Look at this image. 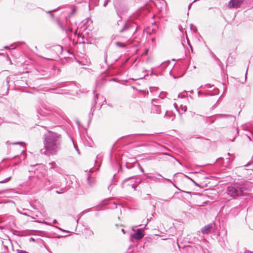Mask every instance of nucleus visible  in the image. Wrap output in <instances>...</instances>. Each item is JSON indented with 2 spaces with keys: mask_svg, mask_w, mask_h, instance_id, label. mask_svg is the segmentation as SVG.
<instances>
[{
  "mask_svg": "<svg viewBox=\"0 0 253 253\" xmlns=\"http://www.w3.org/2000/svg\"><path fill=\"white\" fill-rule=\"evenodd\" d=\"M179 108V109L178 110V112L180 115L185 113L187 110V107L183 105H181Z\"/></svg>",
  "mask_w": 253,
  "mask_h": 253,
  "instance_id": "6ab92c4d",
  "label": "nucleus"
},
{
  "mask_svg": "<svg viewBox=\"0 0 253 253\" xmlns=\"http://www.w3.org/2000/svg\"><path fill=\"white\" fill-rule=\"evenodd\" d=\"M25 42H14L13 43H12L10 44L11 46H12L14 44H15L16 46H20L23 44H25Z\"/></svg>",
  "mask_w": 253,
  "mask_h": 253,
  "instance_id": "cd10ccee",
  "label": "nucleus"
},
{
  "mask_svg": "<svg viewBox=\"0 0 253 253\" xmlns=\"http://www.w3.org/2000/svg\"><path fill=\"white\" fill-rule=\"evenodd\" d=\"M251 165V163L250 162H249L248 164H247L246 165H244V167L246 168V167H248L249 166H250Z\"/></svg>",
  "mask_w": 253,
  "mask_h": 253,
  "instance_id": "603ef678",
  "label": "nucleus"
},
{
  "mask_svg": "<svg viewBox=\"0 0 253 253\" xmlns=\"http://www.w3.org/2000/svg\"><path fill=\"white\" fill-rule=\"evenodd\" d=\"M74 148L75 149H76V150L77 151V152H78V153L79 154H80V150L77 146V145H75V144H74Z\"/></svg>",
  "mask_w": 253,
  "mask_h": 253,
  "instance_id": "e433bc0d",
  "label": "nucleus"
},
{
  "mask_svg": "<svg viewBox=\"0 0 253 253\" xmlns=\"http://www.w3.org/2000/svg\"><path fill=\"white\" fill-rule=\"evenodd\" d=\"M56 10H57V9H54V10H50V11H48V13H50V16H51L52 18H53V17H54V14L52 13V12H53V11H56Z\"/></svg>",
  "mask_w": 253,
  "mask_h": 253,
  "instance_id": "f704fd0d",
  "label": "nucleus"
},
{
  "mask_svg": "<svg viewBox=\"0 0 253 253\" xmlns=\"http://www.w3.org/2000/svg\"><path fill=\"white\" fill-rule=\"evenodd\" d=\"M214 92H213V93L211 92H208V93H204L202 91L200 90L198 92V94L199 95L200 94H204L206 96L207 95L212 96V95H217L219 93V90L218 88H215L214 89Z\"/></svg>",
  "mask_w": 253,
  "mask_h": 253,
  "instance_id": "ddd939ff",
  "label": "nucleus"
},
{
  "mask_svg": "<svg viewBox=\"0 0 253 253\" xmlns=\"http://www.w3.org/2000/svg\"><path fill=\"white\" fill-rule=\"evenodd\" d=\"M247 189L240 183H234L229 185L226 189V193L232 199H236L238 197L244 196Z\"/></svg>",
  "mask_w": 253,
  "mask_h": 253,
  "instance_id": "f03ea898",
  "label": "nucleus"
},
{
  "mask_svg": "<svg viewBox=\"0 0 253 253\" xmlns=\"http://www.w3.org/2000/svg\"><path fill=\"white\" fill-rule=\"evenodd\" d=\"M11 144L12 145H18V144H19L21 146H22L23 147V149L21 150L22 153L24 151V150L26 149L25 148V143H24L23 142H16L12 143Z\"/></svg>",
  "mask_w": 253,
  "mask_h": 253,
  "instance_id": "393cba45",
  "label": "nucleus"
},
{
  "mask_svg": "<svg viewBox=\"0 0 253 253\" xmlns=\"http://www.w3.org/2000/svg\"><path fill=\"white\" fill-rule=\"evenodd\" d=\"M227 159H228V162L230 163V158H227Z\"/></svg>",
  "mask_w": 253,
  "mask_h": 253,
  "instance_id": "338daca9",
  "label": "nucleus"
},
{
  "mask_svg": "<svg viewBox=\"0 0 253 253\" xmlns=\"http://www.w3.org/2000/svg\"><path fill=\"white\" fill-rule=\"evenodd\" d=\"M30 241H33V242H34L35 241V239L33 237H31L30 239Z\"/></svg>",
  "mask_w": 253,
  "mask_h": 253,
  "instance_id": "6e6d98bb",
  "label": "nucleus"
},
{
  "mask_svg": "<svg viewBox=\"0 0 253 253\" xmlns=\"http://www.w3.org/2000/svg\"><path fill=\"white\" fill-rule=\"evenodd\" d=\"M161 4H162V6L161 7V8H163L164 7H166L167 3L165 0H162L160 2Z\"/></svg>",
  "mask_w": 253,
  "mask_h": 253,
  "instance_id": "7c9ffc66",
  "label": "nucleus"
},
{
  "mask_svg": "<svg viewBox=\"0 0 253 253\" xmlns=\"http://www.w3.org/2000/svg\"><path fill=\"white\" fill-rule=\"evenodd\" d=\"M43 148L40 150L44 155H55L61 148V135L57 132L47 130L42 136Z\"/></svg>",
  "mask_w": 253,
  "mask_h": 253,
  "instance_id": "f257e3e1",
  "label": "nucleus"
},
{
  "mask_svg": "<svg viewBox=\"0 0 253 253\" xmlns=\"http://www.w3.org/2000/svg\"><path fill=\"white\" fill-rule=\"evenodd\" d=\"M244 0H230L228 2V7L230 8H238L244 2Z\"/></svg>",
  "mask_w": 253,
  "mask_h": 253,
  "instance_id": "9d476101",
  "label": "nucleus"
},
{
  "mask_svg": "<svg viewBox=\"0 0 253 253\" xmlns=\"http://www.w3.org/2000/svg\"><path fill=\"white\" fill-rule=\"evenodd\" d=\"M186 177H187V178H189V179H190V178H189L188 176H186ZM190 179H191V180H192V181H193V182H194V183L196 185H198V184H197L195 182V181H194L193 179H192L191 178H190Z\"/></svg>",
  "mask_w": 253,
  "mask_h": 253,
  "instance_id": "5fc2aeb1",
  "label": "nucleus"
},
{
  "mask_svg": "<svg viewBox=\"0 0 253 253\" xmlns=\"http://www.w3.org/2000/svg\"><path fill=\"white\" fill-rule=\"evenodd\" d=\"M11 178V175H9L3 180L0 181V183H4L8 182Z\"/></svg>",
  "mask_w": 253,
  "mask_h": 253,
  "instance_id": "c85d7f7f",
  "label": "nucleus"
},
{
  "mask_svg": "<svg viewBox=\"0 0 253 253\" xmlns=\"http://www.w3.org/2000/svg\"><path fill=\"white\" fill-rule=\"evenodd\" d=\"M210 53L212 58L214 59V60L217 62L218 65L220 66V64H221L222 63L220 59L215 55V54L213 52L211 51Z\"/></svg>",
  "mask_w": 253,
  "mask_h": 253,
  "instance_id": "412c9836",
  "label": "nucleus"
},
{
  "mask_svg": "<svg viewBox=\"0 0 253 253\" xmlns=\"http://www.w3.org/2000/svg\"><path fill=\"white\" fill-rule=\"evenodd\" d=\"M48 165L50 166V169H53L56 165V163L54 162L49 163Z\"/></svg>",
  "mask_w": 253,
  "mask_h": 253,
  "instance_id": "72a5a7b5",
  "label": "nucleus"
},
{
  "mask_svg": "<svg viewBox=\"0 0 253 253\" xmlns=\"http://www.w3.org/2000/svg\"><path fill=\"white\" fill-rule=\"evenodd\" d=\"M193 3H194V2H192V3H190V4H189V5H188V10L191 8V6H192V4H193Z\"/></svg>",
  "mask_w": 253,
  "mask_h": 253,
  "instance_id": "3c124183",
  "label": "nucleus"
},
{
  "mask_svg": "<svg viewBox=\"0 0 253 253\" xmlns=\"http://www.w3.org/2000/svg\"><path fill=\"white\" fill-rule=\"evenodd\" d=\"M213 85H211L210 84H205V86L207 88H211L212 87V86H213Z\"/></svg>",
  "mask_w": 253,
  "mask_h": 253,
  "instance_id": "ea45409f",
  "label": "nucleus"
},
{
  "mask_svg": "<svg viewBox=\"0 0 253 253\" xmlns=\"http://www.w3.org/2000/svg\"><path fill=\"white\" fill-rule=\"evenodd\" d=\"M58 228L59 229H60V230L62 231H64V232H67V233H69L70 232V231H68V230H65L62 229H61V228H60L59 227H58Z\"/></svg>",
  "mask_w": 253,
  "mask_h": 253,
  "instance_id": "de8ad7c7",
  "label": "nucleus"
},
{
  "mask_svg": "<svg viewBox=\"0 0 253 253\" xmlns=\"http://www.w3.org/2000/svg\"><path fill=\"white\" fill-rule=\"evenodd\" d=\"M153 74H154V73H153V71H152V72H151V73H150V75H153Z\"/></svg>",
  "mask_w": 253,
  "mask_h": 253,
  "instance_id": "774afa93",
  "label": "nucleus"
},
{
  "mask_svg": "<svg viewBox=\"0 0 253 253\" xmlns=\"http://www.w3.org/2000/svg\"><path fill=\"white\" fill-rule=\"evenodd\" d=\"M146 180V178H141L140 177H136L134 180H133V182L135 183V184L136 185L138 186L141 183L142 181Z\"/></svg>",
  "mask_w": 253,
  "mask_h": 253,
  "instance_id": "4be33fe9",
  "label": "nucleus"
},
{
  "mask_svg": "<svg viewBox=\"0 0 253 253\" xmlns=\"http://www.w3.org/2000/svg\"><path fill=\"white\" fill-rule=\"evenodd\" d=\"M215 119H226L228 118H234V117L231 115L228 114H216L214 115Z\"/></svg>",
  "mask_w": 253,
  "mask_h": 253,
  "instance_id": "2eb2a0df",
  "label": "nucleus"
},
{
  "mask_svg": "<svg viewBox=\"0 0 253 253\" xmlns=\"http://www.w3.org/2000/svg\"><path fill=\"white\" fill-rule=\"evenodd\" d=\"M122 231L125 234L126 232H125V230L124 229H122Z\"/></svg>",
  "mask_w": 253,
  "mask_h": 253,
  "instance_id": "69168bd1",
  "label": "nucleus"
},
{
  "mask_svg": "<svg viewBox=\"0 0 253 253\" xmlns=\"http://www.w3.org/2000/svg\"><path fill=\"white\" fill-rule=\"evenodd\" d=\"M69 235H65V236H57V238H62V237H66L67 236H68Z\"/></svg>",
  "mask_w": 253,
  "mask_h": 253,
  "instance_id": "8fccbe9b",
  "label": "nucleus"
},
{
  "mask_svg": "<svg viewBox=\"0 0 253 253\" xmlns=\"http://www.w3.org/2000/svg\"><path fill=\"white\" fill-rule=\"evenodd\" d=\"M95 164L96 165L94 168H91L89 169L90 172H93L95 170H97L99 169V167L101 166V164L99 163L97 160L95 161Z\"/></svg>",
  "mask_w": 253,
  "mask_h": 253,
  "instance_id": "aec40b11",
  "label": "nucleus"
},
{
  "mask_svg": "<svg viewBox=\"0 0 253 253\" xmlns=\"http://www.w3.org/2000/svg\"><path fill=\"white\" fill-rule=\"evenodd\" d=\"M151 112L153 113L160 114L161 113V107L159 105H154L151 110Z\"/></svg>",
  "mask_w": 253,
  "mask_h": 253,
  "instance_id": "dca6fc26",
  "label": "nucleus"
},
{
  "mask_svg": "<svg viewBox=\"0 0 253 253\" xmlns=\"http://www.w3.org/2000/svg\"><path fill=\"white\" fill-rule=\"evenodd\" d=\"M115 9L119 19L118 21H120L122 19V15L126 12L127 10V8L121 5L115 6Z\"/></svg>",
  "mask_w": 253,
  "mask_h": 253,
  "instance_id": "1a4fd4ad",
  "label": "nucleus"
},
{
  "mask_svg": "<svg viewBox=\"0 0 253 253\" xmlns=\"http://www.w3.org/2000/svg\"><path fill=\"white\" fill-rule=\"evenodd\" d=\"M171 116L170 113H169L168 111H167L165 113V116L170 117Z\"/></svg>",
  "mask_w": 253,
  "mask_h": 253,
  "instance_id": "09e8293b",
  "label": "nucleus"
},
{
  "mask_svg": "<svg viewBox=\"0 0 253 253\" xmlns=\"http://www.w3.org/2000/svg\"><path fill=\"white\" fill-rule=\"evenodd\" d=\"M140 27L138 25L137 22H133L131 20H127L124 24L123 28L120 30V33L127 32L130 35L134 34Z\"/></svg>",
  "mask_w": 253,
  "mask_h": 253,
  "instance_id": "20e7f679",
  "label": "nucleus"
},
{
  "mask_svg": "<svg viewBox=\"0 0 253 253\" xmlns=\"http://www.w3.org/2000/svg\"><path fill=\"white\" fill-rule=\"evenodd\" d=\"M66 116L61 109H56L51 111L48 121H51L55 124H57L63 120H65Z\"/></svg>",
  "mask_w": 253,
  "mask_h": 253,
  "instance_id": "39448f33",
  "label": "nucleus"
},
{
  "mask_svg": "<svg viewBox=\"0 0 253 253\" xmlns=\"http://www.w3.org/2000/svg\"><path fill=\"white\" fill-rule=\"evenodd\" d=\"M26 8L28 10L34 9L35 8V5L32 3H28L26 5Z\"/></svg>",
  "mask_w": 253,
  "mask_h": 253,
  "instance_id": "b1692460",
  "label": "nucleus"
},
{
  "mask_svg": "<svg viewBox=\"0 0 253 253\" xmlns=\"http://www.w3.org/2000/svg\"><path fill=\"white\" fill-rule=\"evenodd\" d=\"M248 69H247V71H246V75H245V80H246V78H247V72H248Z\"/></svg>",
  "mask_w": 253,
  "mask_h": 253,
  "instance_id": "e2e57ef3",
  "label": "nucleus"
},
{
  "mask_svg": "<svg viewBox=\"0 0 253 253\" xmlns=\"http://www.w3.org/2000/svg\"><path fill=\"white\" fill-rule=\"evenodd\" d=\"M174 106L175 108L176 109V111L178 112V110L179 109V108L178 105L176 103H174Z\"/></svg>",
  "mask_w": 253,
  "mask_h": 253,
  "instance_id": "a18cd8bd",
  "label": "nucleus"
},
{
  "mask_svg": "<svg viewBox=\"0 0 253 253\" xmlns=\"http://www.w3.org/2000/svg\"><path fill=\"white\" fill-rule=\"evenodd\" d=\"M98 99V95L97 94H96L94 97L93 101L92 102L91 107L90 108V112L88 114V122H90L92 119V118L93 116V112L95 111L96 108V105L97 104V101Z\"/></svg>",
  "mask_w": 253,
  "mask_h": 253,
  "instance_id": "0eeeda50",
  "label": "nucleus"
},
{
  "mask_svg": "<svg viewBox=\"0 0 253 253\" xmlns=\"http://www.w3.org/2000/svg\"><path fill=\"white\" fill-rule=\"evenodd\" d=\"M30 167H31L36 168L35 169V171H38L39 169H43V168H44V165H43L42 164H36L34 165H31Z\"/></svg>",
  "mask_w": 253,
  "mask_h": 253,
  "instance_id": "a211bd4d",
  "label": "nucleus"
},
{
  "mask_svg": "<svg viewBox=\"0 0 253 253\" xmlns=\"http://www.w3.org/2000/svg\"><path fill=\"white\" fill-rule=\"evenodd\" d=\"M152 219V217H150L149 218L147 219V224H148V222Z\"/></svg>",
  "mask_w": 253,
  "mask_h": 253,
  "instance_id": "bf43d9fd",
  "label": "nucleus"
},
{
  "mask_svg": "<svg viewBox=\"0 0 253 253\" xmlns=\"http://www.w3.org/2000/svg\"><path fill=\"white\" fill-rule=\"evenodd\" d=\"M104 62L106 64H107V54L105 52L104 56Z\"/></svg>",
  "mask_w": 253,
  "mask_h": 253,
  "instance_id": "c9c22d12",
  "label": "nucleus"
},
{
  "mask_svg": "<svg viewBox=\"0 0 253 253\" xmlns=\"http://www.w3.org/2000/svg\"><path fill=\"white\" fill-rule=\"evenodd\" d=\"M56 193L57 194H61V192H59V191H57H57H56Z\"/></svg>",
  "mask_w": 253,
  "mask_h": 253,
  "instance_id": "0e129e2a",
  "label": "nucleus"
},
{
  "mask_svg": "<svg viewBox=\"0 0 253 253\" xmlns=\"http://www.w3.org/2000/svg\"><path fill=\"white\" fill-rule=\"evenodd\" d=\"M53 223H54V224L57 223V221L56 219L53 220Z\"/></svg>",
  "mask_w": 253,
  "mask_h": 253,
  "instance_id": "052dcab7",
  "label": "nucleus"
},
{
  "mask_svg": "<svg viewBox=\"0 0 253 253\" xmlns=\"http://www.w3.org/2000/svg\"><path fill=\"white\" fill-rule=\"evenodd\" d=\"M53 50L56 52L58 55H59V54H61L63 52V47L58 44L55 45L53 46Z\"/></svg>",
  "mask_w": 253,
  "mask_h": 253,
  "instance_id": "4468645a",
  "label": "nucleus"
},
{
  "mask_svg": "<svg viewBox=\"0 0 253 253\" xmlns=\"http://www.w3.org/2000/svg\"><path fill=\"white\" fill-rule=\"evenodd\" d=\"M5 193V190H0V195L4 194Z\"/></svg>",
  "mask_w": 253,
  "mask_h": 253,
  "instance_id": "864d4df0",
  "label": "nucleus"
},
{
  "mask_svg": "<svg viewBox=\"0 0 253 253\" xmlns=\"http://www.w3.org/2000/svg\"><path fill=\"white\" fill-rule=\"evenodd\" d=\"M37 119L42 121L38 123V125L41 127H46V126L44 125H47V123H44V122H48L49 116L51 114V110H47L43 107L39 108L37 109Z\"/></svg>",
  "mask_w": 253,
  "mask_h": 253,
  "instance_id": "7ed1b4c3",
  "label": "nucleus"
},
{
  "mask_svg": "<svg viewBox=\"0 0 253 253\" xmlns=\"http://www.w3.org/2000/svg\"><path fill=\"white\" fill-rule=\"evenodd\" d=\"M3 48L4 49H9V47L8 46H5L3 47Z\"/></svg>",
  "mask_w": 253,
  "mask_h": 253,
  "instance_id": "4d7b16f0",
  "label": "nucleus"
},
{
  "mask_svg": "<svg viewBox=\"0 0 253 253\" xmlns=\"http://www.w3.org/2000/svg\"><path fill=\"white\" fill-rule=\"evenodd\" d=\"M132 177L133 176H130L125 179L121 184V188L126 190H130L131 187V180H133Z\"/></svg>",
  "mask_w": 253,
  "mask_h": 253,
  "instance_id": "423d86ee",
  "label": "nucleus"
},
{
  "mask_svg": "<svg viewBox=\"0 0 253 253\" xmlns=\"http://www.w3.org/2000/svg\"><path fill=\"white\" fill-rule=\"evenodd\" d=\"M187 40L188 43L189 45L190 46V47L191 48V50L193 51V49H192V46L191 45V44L190 43L189 40H188V39L187 38Z\"/></svg>",
  "mask_w": 253,
  "mask_h": 253,
  "instance_id": "49530a36",
  "label": "nucleus"
},
{
  "mask_svg": "<svg viewBox=\"0 0 253 253\" xmlns=\"http://www.w3.org/2000/svg\"><path fill=\"white\" fill-rule=\"evenodd\" d=\"M86 19H87V21H86V22H84L83 21V22H84V23H83V25H84V26H86V24L88 22V21H91V18H87Z\"/></svg>",
  "mask_w": 253,
  "mask_h": 253,
  "instance_id": "4c0bfd02",
  "label": "nucleus"
},
{
  "mask_svg": "<svg viewBox=\"0 0 253 253\" xmlns=\"http://www.w3.org/2000/svg\"><path fill=\"white\" fill-rule=\"evenodd\" d=\"M63 84V83H57L55 85V87L56 88H58V87H62L61 86H60V85Z\"/></svg>",
  "mask_w": 253,
  "mask_h": 253,
  "instance_id": "a19ab883",
  "label": "nucleus"
},
{
  "mask_svg": "<svg viewBox=\"0 0 253 253\" xmlns=\"http://www.w3.org/2000/svg\"><path fill=\"white\" fill-rule=\"evenodd\" d=\"M212 227V225L211 224H209L205 225L201 229V232L203 234H208L210 232L211 228Z\"/></svg>",
  "mask_w": 253,
  "mask_h": 253,
  "instance_id": "f8f14e48",
  "label": "nucleus"
},
{
  "mask_svg": "<svg viewBox=\"0 0 253 253\" xmlns=\"http://www.w3.org/2000/svg\"><path fill=\"white\" fill-rule=\"evenodd\" d=\"M90 211V209H87V210H84V211H83L80 214H79L78 215V219L76 221V222H77V226L78 225V223H79V219H80V218L81 217V216L82 215L84 214H85L86 213H87V212L89 211Z\"/></svg>",
  "mask_w": 253,
  "mask_h": 253,
  "instance_id": "5701e85b",
  "label": "nucleus"
},
{
  "mask_svg": "<svg viewBox=\"0 0 253 253\" xmlns=\"http://www.w3.org/2000/svg\"><path fill=\"white\" fill-rule=\"evenodd\" d=\"M110 0H106L104 2L103 6L106 7L108 4V3L110 2Z\"/></svg>",
  "mask_w": 253,
  "mask_h": 253,
  "instance_id": "58836bf2",
  "label": "nucleus"
},
{
  "mask_svg": "<svg viewBox=\"0 0 253 253\" xmlns=\"http://www.w3.org/2000/svg\"><path fill=\"white\" fill-rule=\"evenodd\" d=\"M47 182H48V185H51V183L50 179H48Z\"/></svg>",
  "mask_w": 253,
  "mask_h": 253,
  "instance_id": "680f3d73",
  "label": "nucleus"
},
{
  "mask_svg": "<svg viewBox=\"0 0 253 253\" xmlns=\"http://www.w3.org/2000/svg\"><path fill=\"white\" fill-rule=\"evenodd\" d=\"M159 200L162 201L168 202L170 200V199H164L162 198H159Z\"/></svg>",
  "mask_w": 253,
  "mask_h": 253,
  "instance_id": "37998d69",
  "label": "nucleus"
},
{
  "mask_svg": "<svg viewBox=\"0 0 253 253\" xmlns=\"http://www.w3.org/2000/svg\"><path fill=\"white\" fill-rule=\"evenodd\" d=\"M139 167L140 168V169L141 171L142 172H144V169H143V168H142L140 166Z\"/></svg>",
  "mask_w": 253,
  "mask_h": 253,
  "instance_id": "13d9d810",
  "label": "nucleus"
},
{
  "mask_svg": "<svg viewBox=\"0 0 253 253\" xmlns=\"http://www.w3.org/2000/svg\"><path fill=\"white\" fill-rule=\"evenodd\" d=\"M115 44L117 46L121 48H124L126 46V44L125 43L121 42H116Z\"/></svg>",
  "mask_w": 253,
  "mask_h": 253,
  "instance_id": "bb28decb",
  "label": "nucleus"
},
{
  "mask_svg": "<svg viewBox=\"0 0 253 253\" xmlns=\"http://www.w3.org/2000/svg\"><path fill=\"white\" fill-rule=\"evenodd\" d=\"M137 165V167L140 166V164L136 162V160L134 159H130L129 162L127 161L126 163V166L127 169H130Z\"/></svg>",
  "mask_w": 253,
  "mask_h": 253,
  "instance_id": "9b49d317",
  "label": "nucleus"
},
{
  "mask_svg": "<svg viewBox=\"0 0 253 253\" xmlns=\"http://www.w3.org/2000/svg\"><path fill=\"white\" fill-rule=\"evenodd\" d=\"M146 179H149L150 180L154 181V182H157L158 180L160 179V178H157L156 176H148Z\"/></svg>",
  "mask_w": 253,
  "mask_h": 253,
  "instance_id": "a878e982",
  "label": "nucleus"
},
{
  "mask_svg": "<svg viewBox=\"0 0 253 253\" xmlns=\"http://www.w3.org/2000/svg\"><path fill=\"white\" fill-rule=\"evenodd\" d=\"M54 46V45H52V44H50V43H47V44H45V48H46V49H50L51 47H53V46Z\"/></svg>",
  "mask_w": 253,
  "mask_h": 253,
  "instance_id": "2f4dec72",
  "label": "nucleus"
},
{
  "mask_svg": "<svg viewBox=\"0 0 253 253\" xmlns=\"http://www.w3.org/2000/svg\"><path fill=\"white\" fill-rule=\"evenodd\" d=\"M191 114H192V117H193L195 115H196V116H200L201 117H202L203 118L204 116H202V115H200L199 114H195V113H194V112H191Z\"/></svg>",
  "mask_w": 253,
  "mask_h": 253,
  "instance_id": "79ce46f5",
  "label": "nucleus"
},
{
  "mask_svg": "<svg viewBox=\"0 0 253 253\" xmlns=\"http://www.w3.org/2000/svg\"><path fill=\"white\" fill-rule=\"evenodd\" d=\"M138 185H136L135 183L133 182V180H131V187L130 189H133L134 190H135Z\"/></svg>",
  "mask_w": 253,
  "mask_h": 253,
  "instance_id": "c756f323",
  "label": "nucleus"
},
{
  "mask_svg": "<svg viewBox=\"0 0 253 253\" xmlns=\"http://www.w3.org/2000/svg\"><path fill=\"white\" fill-rule=\"evenodd\" d=\"M87 181L88 186L90 187H92L95 184L94 179L91 178L90 176L88 174L87 175Z\"/></svg>",
  "mask_w": 253,
  "mask_h": 253,
  "instance_id": "f3484780",
  "label": "nucleus"
},
{
  "mask_svg": "<svg viewBox=\"0 0 253 253\" xmlns=\"http://www.w3.org/2000/svg\"><path fill=\"white\" fill-rule=\"evenodd\" d=\"M178 98H184L185 97V95H183L182 94V93H179L178 95Z\"/></svg>",
  "mask_w": 253,
  "mask_h": 253,
  "instance_id": "c03bdc74",
  "label": "nucleus"
},
{
  "mask_svg": "<svg viewBox=\"0 0 253 253\" xmlns=\"http://www.w3.org/2000/svg\"><path fill=\"white\" fill-rule=\"evenodd\" d=\"M143 232L144 228H138L136 232L131 234V237L135 240H140L143 238L144 236Z\"/></svg>",
  "mask_w": 253,
  "mask_h": 253,
  "instance_id": "6e6552de",
  "label": "nucleus"
},
{
  "mask_svg": "<svg viewBox=\"0 0 253 253\" xmlns=\"http://www.w3.org/2000/svg\"><path fill=\"white\" fill-rule=\"evenodd\" d=\"M158 175L159 176H160L162 179H165L166 180L168 181V182L171 183H172V181H171L170 179H169V178H165L161 174H160V173H158Z\"/></svg>",
  "mask_w": 253,
  "mask_h": 253,
  "instance_id": "473e14b6",
  "label": "nucleus"
}]
</instances>
